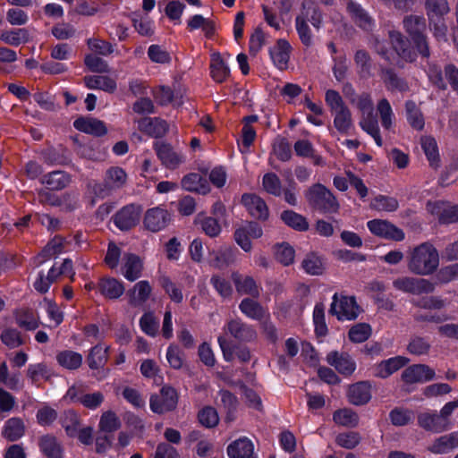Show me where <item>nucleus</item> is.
<instances>
[{"label": "nucleus", "mask_w": 458, "mask_h": 458, "mask_svg": "<svg viewBox=\"0 0 458 458\" xmlns=\"http://www.w3.org/2000/svg\"><path fill=\"white\" fill-rule=\"evenodd\" d=\"M377 111L383 128L390 130L394 123V113L389 101L386 98L380 99L377 105Z\"/></svg>", "instance_id": "obj_54"}, {"label": "nucleus", "mask_w": 458, "mask_h": 458, "mask_svg": "<svg viewBox=\"0 0 458 458\" xmlns=\"http://www.w3.org/2000/svg\"><path fill=\"white\" fill-rule=\"evenodd\" d=\"M333 420L336 424L351 428L356 427L359 423L358 414L348 408L335 411L333 414Z\"/></svg>", "instance_id": "obj_53"}, {"label": "nucleus", "mask_w": 458, "mask_h": 458, "mask_svg": "<svg viewBox=\"0 0 458 458\" xmlns=\"http://www.w3.org/2000/svg\"><path fill=\"white\" fill-rule=\"evenodd\" d=\"M39 447L47 458H63V449L54 436H43L39 439Z\"/></svg>", "instance_id": "obj_41"}, {"label": "nucleus", "mask_w": 458, "mask_h": 458, "mask_svg": "<svg viewBox=\"0 0 458 458\" xmlns=\"http://www.w3.org/2000/svg\"><path fill=\"white\" fill-rule=\"evenodd\" d=\"M122 275L130 282H134L142 275L143 262L134 253H124L121 267Z\"/></svg>", "instance_id": "obj_16"}, {"label": "nucleus", "mask_w": 458, "mask_h": 458, "mask_svg": "<svg viewBox=\"0 0 458 458\" xmlns=\"http://www.w3.org/2000/svg\"><path fill=\"white\" fill-rule=\"evenodd\" d=\"M153 148L162 165L170 170L176 169L184 162V156L165 141H156Z\"/></svg>", "instance_id": "obj_7"}, {"label": "nucleus", "mask_w": 458, "mask_h": 458, "mask_svg": "<svg viewBox=\"0 0 458 458\" xmlns=\"http://www.w3.org/2000/svg\"><path fill=\"white\" fill-rule=\"evenodd\" d=\"M315 332L318 336L327 335L328 330L325 320V307L323 303H317L313 310Z\"/></svg>", "instance_id": "obj_61"}, {"label": "nucleus", "mask_w": 458, "mask_h": 458, "mask_svg": "<svg viewBox=\"0 0 458 458\" xmlns=\"http://www.w3.org/2000/svg\"><path fill=\"white\" fill-rule=\"evenodd\" d=\"M25 434L23 420L18 417L8 419L2 429V436L10 442L19 440Z\"/></svg>", "instance_id": "obj_29"}, {"label": "nucleus", "mask_w": 458, "mask_h": 458, "mask_svg": "<svg viewBox=\"0 0 458 458\" xmlns=\"http://www.w3.org/2000/svg\"><path fill=\"white\" fill-rule=\"evenodd\" d=\"M370 207L377 210L393 212L398 208L399 203L395 198L378 195L372 200Z\"/></svg>", "instance_id": "obj_62"}, {"label": "nucleus", "mask_w": 458, "mask_h": 458, "mask_svg": "<svg viewBox=\"0 0 458 458\" xmlns=\"http://www.w3.org/2000/svg\"><path fill=\"white\" fill-rule=\"evenodd\" d=\"M14 319L20 327L28 331L36 330L39 327V319L30 309L17 310Z\"/></svg>", "instance_id": "obj_35"}, {"label": "nucleus", "mask_w": 458, "mask_h": 458, "mask_svg": "<svg viewBox=\"0 0 458 458\" xmlns=\"http://www.w3.org/2000/svg\"><path fill=\"white\" fill-rule=\"evenodd\" d=\"M301 267L307 274L311 276H320L325 270L322 259L315 253L307 254L301 262Z\"/></svg>", "instance_id": "obj_48"}, {"label": "nucleus", "mask_w": 458, "mask_h": 458, "mask_svg": "<svg viewBox=\"0 0 458 458\" xmlns=\"http://www.w3.org/2000/svg\"><path fill=\"white\" fill-rule=\"evenodd\" d=\"M426 11L428 21L435 18L445 17L449 12L450 7L447 0H420Z\"/></svg>", "instance_id": "obj_36"}, {"label": "nucleus", "mask_w": 458, "mask_h": 458, "mask_svg": "<svg viewBox=\"0 0 458 458\" xmlns=\"http://www.w3.org/2000/svg\"><path fill=\"white\" fill-rule=\"evenodd\" d=\"M211 256L213 258L210 261V265L217 269L226 268L235 261V252L228 246H224L217 250H214Z\"/></svg>", "instance_id": "obj_33"}, {"label": "nucleus", "mask_w": 458, "mask_h": 458, "mask_svg": "<svg viewBox=\"0 0 458 458\" xmlns=\"http://www.w3.org/2000/svg\"><path fill=\"white\" fill-rule=\"evenodd\" d=\"M232 280L236 291L241 294H248L258 297L259 294L255 280L251 276H242L238 272L232 274Z\"/></svg>", "instance_id": "obj_32"}, {"label": "nucleus", "mask_w": 458, "mask_h": 458, "mask_svg": "<svg viewBox=\"0 0 458 458\" xmlns=\"http://www.w3.org/2000/svg\"><path fill=\"white\" fill-rule=\"evenodd\" d=\"M407 267L414 275L428 276L439 266V255L430 242H422L410 250Z\"/></svg>", "instance_id": "obj_1"}, {"label": "nucleus", "mask_w": 458, "mask_h": 458, "mask_svg": "<svg viewBox=\"0 0 458 458\" xmlns=\"http://www.w3.org/2000/svg\"><path fill=\"white\" fill-rule=\"evenodd\" d=\"M210 74L213 80L218 83L224 82L230 74L229 68L218 53H215L211 56Z\"/></svg>", "instance_id": "obj_42"}, {"label": "nucleus", "mask_w": 458, "mask_h": 458, "mask_svg": "<svg viewBox=\"0 0 458 458\" xmlns=\"http://www.w3.org/2000/svg\"><path fill=\"white\" fill-rule=\"evenodd\" d=\"M346 1V11L352 21L364 30H371L374 26V20L369 13L354 0Z\"/></svg>", "instance_id": "obj_11"}, {"label": "nucleus", "mask_w": 458, "mask_h": 458, "mask_svg": "<svg viewBox=\"0 0 458 458\" xmlns=\"http://www.w3.org/2000/svg\"><path fill=\"white\" fill-rule=\"evenodd\" d=\"M417 424L425 431L435 434L442 433L448 429L437 411L434 410L419 412L417 415Z\"/></svg>", "instance_id": "obj_10"}, {"label": "nucleus", "mask_w": 458, "mask_h": 458, "mask_svg": "<svg viewBox=\"0 0 458 458\" xmlns=\"http://www.w3.org/2000/svg\"><path fill=\"white\" fill-rule=\"evenodd\" d=\"M85 86L89 89H100L107 93H114L117 89L115 80L105 75H89L84 77Z\"/></svg>", "instance_id": "obj_26"}, {"label": "nucleus", "mask_w": 458, "mask_h": 458, "mask_svg": "<svg viewBox=\"0 0 458 458\" xmlns=\"http://www.w3.org/2000/svg\"><path fill=\"white\" fill-rule=\"evenodd\" d=\"M193 223L195 226L211 238L217 237L222 231L218 219L213 216H208L204 213H199L195 216Z\"/></svg>", "instance_id": "obj_27"}, {"label": "nucleus", "mask_w": 458, "mask_h": 458, "mask_svg": "<svg viewBox=\"0 0 458 458\" xmlns=\"http://www.w3.org/2000/svg\"><path fill=\"white\" fill-rule=\"evenodd\" d=\"M280 217L286 225L296 231L306 232L309 229L307 219L293 210L283 211Z\"/></svg>", "instance_id": "obj_45"}, {"label": "nucleus", "mask_w": 458, "mask_h": 458, "mask_svg": "<svg viewBox=\"0 0 458 458\" xmlns=\"http://www.w3.org/2000/svg\"><path fill=\"white\" fill-rule=\"evenodd\" d=\"M393 286L401 292L413 295L428 294L435 291V284L420 277L401 276L393 281Z\"/></svg>", "instance_id": "obj_4"}, {"label": "nucleus", "mask_w": 458, "mask_h": 458, "mask_svg": "<svg viewBox=\"0 0 458 458\" xmlns=\"http://www.w3.org/2000/svg\"><path fill=\"white\" fill-rule=\"evenodd\" d=\"M291 46L284 39L277 40L276 44L270 48L269 54L274 64L280 70H284L288 66L290 58Z\"/></svg>", "instance_id": "obj_24"}, {"label": "nucleus", "mask_w": 458, "mask_h": 458, "mask_svg": "<svg viewBox=\"0 0 458 458\" xmlns=\"http://www.w3.org/2000/svg\"><path fill=\"white\" fill-rule=\"evenodd\" d=\"M121 420L118 416L112 411H105L99 420V430L106 433H112L121 428Z\"/></svg>", "instance_id": "obj_55"}, {"label": "nucleus", "mask_w": 458, "mask_h": 458, "mask_svg": "<svg viewBox=\"0 0 458 458\" xmlns=\"http://www.w3.org/2000/svg\"><path fill=\"white\" fill-rule=\"evenodd\" d=\"M105 180L115 191L123 188L125 185L127 181V174L123 168L113 166L106 170Z\"/></svg>", "instance_id": "obj_52"}, {"label": "nucleus", "mask_w": 458, "mask_h": 458, "mask_svg": "<svg viewBox=\"0 0 458 458\" xmlns=\"http://www.w3.org/2000/svg\"><path fill=\"white\" fill-rule=\"evenodd\" d=\"M405 112L409 124L417 131L423 130L425 125L424 116L420 108L413 100L405 102Z\"/></svg>", "instance_id": "obj_38"}, {"label": "nucleus", "mask_w": 458, "mask_h": 458, "mask_svg": "<svg viewBox=\"0 0 458 458\" xmlns=\"http://www.w3.org/2000/svg\"><path fill=\"white\" fill-rule=\"evenodd\" d=\"M225 330L238 342H251L257 337L255 329L239 318L228 321Z\"/></svg>", "instance_id": "obj_13"}, {"label": "nucleus", "mask_w": 458, "mask_h": 458, "mask_svg": "<svg viewBox=\"0 0 458 458\" xmlns=\"http://www.w3.org/2000/svg\"><path fill=\"white\" fill-rule=\"evenodd\" d=\"M188 28L190 30H194L198 29H202L206 37L210 38L215 33V24L214 22L207 18H204L200 14L193 15L188 21Z\"/></svg>", "instance_id": "obj_50"}, {"label": "nucleus", "mask_w": 458, "mask_h": 458, "mask_svg": "<svg viewBox=\"0 0 458 458\" xmlns=\"http://www.w3.org/2000/svg\"><path fill=\"white\" fill-rule=\"evenodd\" d=\"M403 23L411 38L424 34L426 30V20L420 15H407L404 17Z\"/></svg>", "instance_id": "obj_39"}, {"label": "nucleus", "mask_w": 458, "mask_h": 458, "mask_svg": "<svg viewBox=\"0 0 458 458\" xmlns=\"http://www.w3.org/2000/svg\"><path fill=\"white\" fill-rule=\"evenodd\" d=\"M226 453L229 458H250L256 455L253 443L246 437H242L229 444Z\"/></svg>", "instance_id": "obj_20"}, {"label": "nucleus", "mask_w": 458, "mask_h": 458, "mask_svg": "<svg viewBox=\"0 0 458 458\" xmlns=\"http://www.w3.org/2000/svg\"><path fill=\"white\" fill-rule=\"evenodd\" d=\"M327 362L344 376H350L356 368L351 355L344 352L332 351L327 355Z\"/></svg>", "instance_id": "obj_14"}, {"label": "nucleus", "mask_w": 458, "mask_h": 458, "mask_svg": "<svg viewBox=\"0 0 458 458\" xmlns=\"http://www.w3.org/2000/svg\"><path fill=\"white\" fill-rule=\"evenodd\" d=\"M334 115V126L340 133H347L352 126V113L350 109L345 106L335 112H332Z\"/></svg>", "instance_id": "obj_46"}, {"label": "nucleus", "mask_w": 458, "mask_h": 458, "mask_svg": "<svg viewBox=\"0 0 458 458\" xmlns=\"http://www.w3.org/2000/svg\"><path fill=\"white\" fill-rule=\"evenodd\" d=\"M359 124L364 131L374 139L378 147L383 145L378 122L374 114L361 116Z\"/></svg>", "instance_id": "obj_44"}, {"label": "nucleus", "mask_w": 458, "mask_h": 458, "mask_svg": "<svg viewBox=\"0 0 458 458\" xmlns=\"http://www.w3.org/2000/svg\"><path fill=\"white\" fill-rule=\"evenodd\" d=\"M262 187L268 194L280 197L283 194L282 182L274 173L265 174L262 179Z\"/></svg>", "instance_id": "obj_56"}, {"label": "nucleus", "mask_w": 458, "mask_h": 458, "mask_svg": "<svg viewBox=\"0 0 458 458\" xmlns=\"http://www.w3.org/2000/svg\"><path fill=\"white\" fill-rule=\"evenodd\" d=\"M202 182H206L199 174H189L182 180V186L188 191L206 192V189Z\"/></svg>", "instance_id": "obj_63"}, {"label": "nucleus", "mask_w": 458, "mask_h": 458, "mask_svg": "<svg viewBox=\"0 0 458 458\" xmlns=\"http://www.w3.org/2000/svg\"><path fill=\"white\" fill-rule=\"evenodd\" d=\"M0 39L7 45L18 47L29 41V31L23 28L4 30L0 34Z\"/></svg>", "instance_id": "obj_47"}, {"label": "nucleus", "mask_w": 458, "mask_h": 458, "mask_svg": "<svg viewBox=\"0 0 458 458\" xmlns=\"http://www.w3.org/2000/svg\"><path fill=\"white\" fill-rule=\"evenodd\" d=\"M49 190L60 191L71 182V176L64 171H54L44 175L40 180Z\"/></svg>", "instance_id": "obj_31"}, {"label": "nucleus", "mask_w": 458, "mask_h": 458, "mask_svg": "<svg viewBox=\"0 0 458 458\" xmlns=\"http://www.w3.org/2000/svg\"><path fill=\"white\" fill-rule=\"evenodd\" d=\"M108 346H102L101 344H97L92 347L89 351V353L87 357V362L89 367L91 369H98L103 368L108 359Z\"/></svg>", "instance_id": "obj_37"}, {"label": "nucleus", "mask_w": 458, "mask_h": 458, "mask_svg": "<svg viewBox=\"0 0 458 458\" xmlns=\"http://www.w3.org/2000/svg\"><path fill=\"white\" fill-rule=\"evenodd\" d=\"M275 257L282 265L289 266L294 261L295 250L287 242L276 244L275 246Z\"/></svg>", "instance_id": "obj_57"}, {"label": "nucleus", "mask_w": 458, "mask_h": 458, "mask_svg": "<svg viewBox=\"0 0 458 458\" xmlns=\"http://www.w3.org/2000/svg\"><path fill=\"white\" fill-rule=\"evenodd\" d=\"M389 38L394 49L400 58L408 63L415 62L417 54L410 47L407 39L401 32L396 30L389 31Z\"/></svg>", "instance_id": "obj_17"}, {"label": "nucleus", "mask_w": 458, "mask_h": 458, "mask_svg": "<svg viewBox=\"0 0 458 458\" xmlns=\"http://www.w3.org/2000/svg\"><path fill=\"white\" fill-rule=\"evenodd\" d=\"M433 369L426 364H414L406 368L402 373V379L406 384L424 383L435 378Z\"/></svg>", "instance_id": "obj_8"}, {"label": "nucleus", "mask_w": 458, "mask_h": 458, "mask_svg": "<svg viewBox=\"0 0 458 458\" xmlns=\"http://www.w3.org/2000/svg\"><path fill=\"white\" fill-rule=\"evenodd\" d=\"M421 148L433 168L440 165V157L436 140L431 136H423L420 140Z\"/></svg>", "instance_id": "obj_40"}, {"label": "nucleus", "mask_w": 458, "mask_h": 458, "mask_svg": "<svg viewBox=\"0 0 458 458\" xmlns=\"http://www.w3.org/2000/svg\"><path fill=\"white\" fill-rule=\"evenodd\" d=\"M239 309L244 315L253 319H261L265 315L263 307L250 298L243 299L239 305Z\"/></svg>", "instance_id": "obj_51"}, {"label": "nucleus", "mask_w": 458, "mask_h": 458, "mask_svg": "<svg viewBox=\"0 0 458 458\" xmlns=\"http://www.w3.org/2000/svg\"><path fill=\"white\" fill-rule=\"evenodd\" d=\"M430 344L422 336H412L407 345V351L413 355H426L430 350Z\"/></svg>", "instance_id": "obj_58"}, {"label": "nucleus", "mask_w": 458, "mask_h": 458, "mask_svg": "<svg viewBox=\"0 0 458 458\" xmlns=\"http://www.w3.org/2000/svg\"><path fill=\"white\" fill-rule=\"evenodd\" d=\"M367 225L369 231L375 235L394 241H402L404 239L403 230L386 220L373 219L369 221Z\"/></svg>", "instance_id": "obj_9"}, {"label": "nucleus", "mask_w": 458, "mask_h": 458, "mask_svg": "<svg viewBox=\"0 0 458 458\" xmlns=\"http://www.w3.org/2000/svg\"><path fill=\"white\" fill-rule=\"evenodd\" d=\"M380 76L386 89L391 92L404 93L410 90L407 80L399 76L393 68L380 67Z\"/></svg>", "instance_id": "obj_15"}, {"label": "nucleus", "mask_w": 458, "mask_h": 458, "mask_svg": "<svg viewBox=\"0 0 458 458\" xmlns=\"http://www.w3.org/2000/svg\"><path fill=\"white\" fill-rule=\"evenodd\" d=\"M242 201L253 217L263 220L268 217L267 206L260 197L255 194H243Z\"/></svg>", "instance_id": "obj_21"}, {"label": "nucleus", "mask_w": 458, "mask_h": 458, "mask_svg": "<svg viewBox=\"0 0 458 458\" xmlns=\"http://www.w3.org/2000/svg\"><path fill=\"white\" fill-rule=\"evenodd\" d=\"M389 418L394 426H406L412 421L413 411L409 409L394 408L390 411Z\"/></svg>", "instance_id": "obj_59"}, {"label": "nucleus", "mask_w": 458, "mask_h": 458, "mask_svg": "<svg viewBox=\"0 0 458 458\" xmlns=\"http://www.w3.org/2000/svg\"><path fill=\"white\" fill-rule=\"evenodd\" d=\"M73 126L80 131L95 136L105 135L107 131L105 123L96 118L80 117L74 121Z\"/></svg>", "instance_id": "obj_25"}, {"label": "nucleus", "mask_w": 458, "mask_h": 458, "mask_svg": "<svg viewBox=\"0 0 458 458\" xmlns=\"http://www.w3.org/2000/svg\"><path fill=\"white\" fill-rule=\"evenodd\" d=\"M348 401L353 405H363L371 399L370 386L360 381L349 386L347 393Z\"/></svg>", "instance_id": "obj_23"}, {"label": "nucleus", "mask_w": 458, "mask_h": 458, "mask_svg": "<svg viewBox=\"0 0 458 458\" xmlns=\"http://www.w3.org/2000/svg\"><path fill=\"white\" fill-rule=\"evenodd\" d=\"M138 129L153 138H161L168 131L165 121L160 118L143 117L137 121Z\"/></svg>", "instance_id": "obj_18"}, {"label": "nucleus", "mask_w": 458, "mask_h": 458, "mask_svg": "<svg viewBox=\"0 0 458 458\" xmlns=\"http://www.w3.org/2000/svg\"><path fill=\"white\" fill-rule=\"evenodd\" d=\"M411 303L418 308L425 310H442L446 306V302L438 296H426L419 300L412 301Z\"/></svg>", "instance_id": "obj_64"}, {"label": "nucleus", "mask_w": 458, "mask_h": 458, "mask_svg": "<svg viewBox=\"0 0 458 458\" xmlns=\"http://www.w3.org/2000/svg\"><path fill=\"white\" fill-rule=\"evenodd\" d=\"M158 282L173 301L176 303H181L182 301L183 295L182 290L178 288L177 285L172 282L168 276H160Z\"/></svg>", "instance_id": "obj_60"}, {"label": "nucleus", "mask_w": 458, "mask_h": 458, "mask_svg": "<svg viewBox=\"0 0 458 458\" xmlns=\"http://www.w3.org/2000/svg\"><path fill=\"white\" fill-rule=\"evenodd\" d=\"M56 360L61 367L74 370L81 366L82 355L71 350H65L57 353Z\"/></svg>", "instance_id": "obj_43"}, {"label": "nucleus", "mask_w": 458, "mask_h": 458, "mask_svg": "<svg viewBox=\"0 0 458 458\" xmlns=\"http://www.w3.org/2000/svg\"><path fill=\"white\" fill-rule=\"evenodd\" d=\"M199 424L207 428H213L219 423L217 411L209 405L204 406L197 414Z\"/></svg>", "instance_id": "obj_49"}, {"label": "nucleus", "mask_w": 458, "mask_h": 458, "mask_svg": "<svg viewBox=\"0 0 458 458\" xmlns=\"http://www.w3.org/2000/svg\"><path fill=\"white\" fill-rule=\"evenodd\" d=\"M455 448H458V431L439 437L428 450L433 454H446Z\"/></svg>", "instance_id": "obj_28"}, {"label": "nucleus", "mask_w": 458, "mask_h": 458, "mask_svg": "<svg viewBox=\"0 0 458 458\" xmlns=\"http://www.w3.org/2000/svg\"><path fill=\"white\" fill-rule=\"evenodd\" d=\"M409 361L410 360L404 356H395L382 360L375 368V376L379 378H386L404 367Z\"/></svg>", "instance_id": "obj_22"}, {"label": "nucleus", "mask_w": 458, "mask_h": 458, "mask_svg": "<svg viewBox=\"0 0 458 458\" xmlns=\"http://www.w3.org/2000/svg\"><path fill=\"white\" fill-rule=\"evenodd\" d=\"M178 403V394L176 390L170 386H164L160 389L159 394L151 395L149 406L153 412L164 414L174 411Z\"/></svg>", "instance_id": "obj_5"}, {"label": "nucleus", "mask_w": 458, "mask_h": 458, "mask_svg": "<svg viewBox=\"0 0 458 458\" xmlns=\"http://www.w3.org/2000/svg\"><path fill=\"white\" fill-rule=\"evenodd\" d=\"M141 212L140 205H126L114 216V223L120 230L128 231L139 224Z\"/></svg>", "instance_id": "obj_6"}, {"label": "nucleus", "mask_w": 458, "mask_h": 458, "mask_svg": "<svg viewBox=\"0 0 458 458\" xmlns=\"http://www.w3.org/2000/svg\"><path fill=\"white\" fill-rule=\"evenodd\" d=\"M309 205L324 213H336L339 203L333 193L321 183L310 186L305 192Z\"/></svg>", "instance_id": "obj_2"}, {"label": "nucleus", "mask_w": 458, "mask_h": 458, "mask_svg": "<svg viewBox=\"0 0 458 458\" xmlns=\"http://www.w3.org/2000/svg\"><path fill=\"white\" fill-rule=\"evenodd\" d=\"M100 293L109 299H118L124 293L123 284L113 277L103 278L98 283Z\"/></svg>", "instance_id": "obj_34"}, {"label": "nucleus", "mask_w": 458, "mask_h": 458, "mask_svg": "<svg viewBox=\"0 0 458 458\" xmlns=\"http://www.w3.org/2000/svg\"><path fill=\"white\" fill-rule=\"evenodd\" d=\"M152 293V287L148 281L141 280L136 283L131 289L127 292L129 304L134 308L142 307L149 299Z\"/></svg>", "instance_id": "obj_19"}, {"label": "nucleus", "mask_w": 458, "mask_h": 458, "mask_svg": "<svg viewBox=\"0 0 458 458\" xmlns=\"http://www.w3.org/2000/svg\"><path fill=\"white\" fill-rule=\"evenodd\" d=\"M332 299L328 312L338 320H353L359 316L360 308L353 296H338L335 293Z\"/></svg>", "instance_id": "obj_3"}, {"label": "nucleus", "mask_w": 458, "mask_h": 458, "mask_svg": "<svg viewBox=\"0 0 458 458\" xmlns=\"http://www.w3.org/2000/svg\"><path fill=\"white\" fill-rule=\"evenodd\" d=\"M221 398L220 408L224 409L225 412V421L231 423L235 420V414L238 408V399L228 390L222 389L218 392Z\"/></svg>", "instance_id": "obj_30"}, {"label": "nucleus", "mask_w": 458, "mask_h": 458, "mask_svg": "<svg viewBox=\"0 0 458 458\" xmlns=\"http://www.w3.org/2000/svg\"><path fill=\"white\" fill-rule=\"evenodd\" d=\"M171 220L167 210L161 208H153L148 209L144 216L145 227L153 232H159L165 229Z\"/></svg>", "instance_id": "obj_12"}]
</instances>
